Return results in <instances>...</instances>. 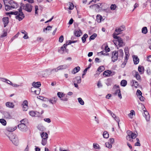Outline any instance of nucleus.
<instances>
[{"label":"nucleus","mask_w":151,"mask_h":151,"mask_svg":"<svg viewBox=\"0 0 151 151\" xmlns=\"http://www.w3.org/2000/svg\"><path fill=\"white\" fill-rule=\"evenodd\" d=\"M125 55H129V50L128 48H125L124 49Z\"/></svg>","instance_id":"obj_48"},{"label":"nucleus","mask_w":151,"mask_h":151,"mask_svg":"<svg viewBox=\"0 0 151 151\" xmlns=\"http://www.w3.org/2000/svg\"><path fill=\"white\" fill-rule=\"evenodd\" d=\"M11 14L16 15L15 17L19 21L22 20L24 17L23 13L22 11L21 8L18 9V11L12 12Z\"/></svg>","instance_id":"obj_2"},{"label":"nucleus","mask_w":151,"mask_h":151,"mask_svg":"<svg viewBox=\"0 0 151 151\" xmlns=\"http://www.w3.org/2000/svg\"><path fill=\"white\" fill-rule=\"evenodd\" d=\"M17 128L16 126L14 127L9 126L6 129L9 132H12L14 131L17 129Z\"/></svg>","instance_id":"obj_23"},{"label":"nucleus","mask_w":151,"mask_h":151,"mask_svg":"<svg viewBox=\"0 0 151 151\" xmlns=\"http://www.w3.org/2000/svg\"><path fill=\"white\" fill-rule=\"evenodd\" d=\"M110 8L111 10H114L116 9V6L115 4H112L111 5Z\"/></svg>","instance_id":"obj_45"},{"label":"nucleus","mask_w":151,"mask_h":151,"mask_svg":"<svg viewBox=\"0 0 151 151\" xmlns=\"http://www.w3.org/2000/svg\"><path fill=\"white\" fill-rule=\"evenodd\" d=\"M135 115V111L133 110H131L130 111V113L128 115V116L131 119L133 117V115Z\"/></svg>","instance_id":"obj_29"},{"label":"nucleus","mask_w":151,"mask_h":151,"mask_svg":"<svg viewBox=\"0 0 151 151\" xmlns=\"http://www.w3.org/2000/svg\"><path fill=\"white\" fill-rule=\"evenodd\" d=\"M40 137L42 138L41 144L43 145H45L47 143V141L48 137V134L44 132H40Z\"/></svg>","instance_id":"obj_4"},{"label":"nucleus","mask_w":151,"mask_h":151,"mask_svg":"<svg viewBox=\"0 0 151 151\" xmlns=\"http://www.w3.org/2000/svg\"><path fill=\"white\" fill-rule=\"evenodd\" d=\"M44 120L48 123H50L51 122V120L49 118H45L44 119Z\"/></svg>","instance_id":"obj_63"},{"label":"nucleus","mask_w":151,"mask_h":151,"mask_svg":"<svg viewBox=\"0 0 151 151\" xmlns=\"http://www.w3.org/2000/svg\"><path fill=\"white\" fill-rule=\"evenodd\" d=\"M4 116L6 118L9 119L12 118V116L10 114L7 112H6L4 113Z\"/></svg>","instance_id":"obj_28"},{"label":"nucleus","mask_w":151,"mask_h":151,"mask_svg":"<svg viewBox=\"0 0 151 151\" xmlns=\"http://www.w3.org/2000/svg\"><path fill=\"white\" fill-rule=\"evenodd\" d=\"M78 100L79 104L82 105L84 104V102L83 101L81 98H79L78 99Z\"/></svg>","instance_id":"obj_39"},{"label":"nucleus","mask_w":151,"mask_h":151,"mask_svg":"<svg viewBox=\"0 0 151 151\" xmlns=\"http://www.w3.org/2000/svg\"><path fill=\"white\" fill-rule=\"evenodd\" d=\"M29 114L30 116H35L36 114L35 112L33 111H30L29 112Z\"/></svg>","instance_id":"obj_56"},{"label":"nucleus","mask_w":151,"mask_h":151,"mask_svg":"<svg viewBox=\"0 0 151 151\" xmlns=\"http://www.w3.org/2000/svg\"><path fill=\"white\" fill-rule=\"evenodd\" d=\"M10 140L12 143L16 146H18L19 144V142L17 137L15 135H12L10 138Z\"/></svg>","instance_id":"obj_7"},{"label":"nucleus","mask_w":151,"mask_h":151,"mask_svg":"<svg viewBox=\"0 0 151 151\" xmlns=\"http://www.w3.org/2000/svg\"><path fill=\"white\" fill-rule=\"evenodd\" d=\"M138 70L140 74H142L144 72V69L143 67L141 66H139Z\"/></svg>","instance_id":"obj_31"},{"label":"nucleus","mask_w":151,"mask_h":151,"mask_svg":"<svg viewBox=\"0 0 151 151\" xmlns=\"http://www.w3.org/2000/svg\"><path fill=\"white\" fill-rule=\"evenodd\" d=\"M52 27V26H47L46 28L44 29V31L45 32V30H50Z\"/></svg>","instance_id":"obj_51"},{"label":"nucleus","mask_w":151,"mask_h":151,"mask_svg":"<svg viewBox=\"0 0 151 151\" xmlns=\"http://www.w3.org/2000/svg\"><path fill=\"white\" fill-rule=\"evenodd\" d=\"M45 127L42 125H40L38 127V129L41 132H43L45 130Z\"/></svg>","instance_id":"obj_35"},{"label":"nucleus","mask_w":151,"mask_h":151,"mask_svg":"<svg viewBox=\"0 0 151 151\" xmlns=\"http://www.w3.org/2000/svg\"><path fill=\"white\" fill-rule=\"evenodd\" d=\"M12 86L14 87L17 88L19 87V86H22L21 84L20 85H18L16 84L12 83Z\"/></svg>","instance_id":"obj_54"},{"label":"nucleus","mask_w":151,"mask_h":151,"mask_svg":"<svg viewBox=\"0 0 151 151\" xmlns=\"http://www.w3.org/2000/svg\"><path fill=\"white\" fill-rule=\"evenodd\" d=\"M115 74L114 72H112L111 70H108L105 71L103 73V75L106 76H109L114 75Z\"/></svg>","instance_id":"obj_16"},{"label":"nucleus","mask_w":151,"mask_h":151,"mask_svg":"<svg viewBox=\"0 0 151 151\" xmlns=\"http://www.w3.org/2000/svg\"><path fill=\"white\" fill-rule=\"evenodd\" d=\"M32 87H34L35 88H38V82H37L35 83V82H33L32 84Z\"/></svg>","instance_id":"obj_52"},{"label":"nucleus","mask_w":151,"mask_h":151,"mask_svg":"<svg viewBox=\"0 0 151 151\" xmlns=\"http://www.w3.org/2000/svg\"><path fill=\"white\" fill-rule=\"evenodd\" d=\"M24 39H27L29 38V37L28 36V33H27L25 35H24V36L23 37Z\"/></svg>","instance_id":"obj_64"},{"label":"nucleus","mask_w":151,"mask_h":151,"mask_svg":"<svg viewBox=\"0 0 151 151\" xmlns=\"http://www.w3.org/2000/svg\"><path fill=\"white\" fill-rule=\"evenodd\" d=\"M64 40V37L63 35H61L59 38V41L60 42H63Z\"/></svg>","instance_id":"obj_55"},{"label":"nucleus","mask_w":151,"mask_h":151,"mask_svg":"<svg viewBox=\"0 0 151 151\" xmlns=\"http://www.w3.org/2000/svg\"><path fill=\"white\" fill-rule=\"evenodd\" d=\"M80 70V67L78 66L75 68L72 71L73 74H75L76 73L78 72Z\"/></svg>","instance_id":"obj_24"},{"label":"nucleus","mask_w":151,"mask_h":151,"mask_svg":"<svg viewBox=\"0 0 151 151\" xmlns=\"http://www.w3.org/2000/svg\"><path fill=\"white\" fill-rule=\"evenodd\" d=\"M7 32L6 31H4L3 33L1 35V37H4L6 36Z\"/></svg>","instance_id":"obj_61"},{"label":"nucleus","mask_w":151,"mask_h":151,"mask_svg":"<svg viewBox=\"0 0 151 151\" xmlns=\"http://www.w3.org/2000/svg\"><path fill=\"white\" fill-rule=\"evenodd\" d=\"M125 30V27L124 26L122 25L120 27L118 28H116L115 30V32H118V33H116V32H115L114 35H115L117 36L118 35L119 33L120 32L122 31Z\"/></svg>","instance_id":"obj_12"},{"label":"nucleus","mask_w":151,"mask_h":151,"mask_svg":"<svg viewBox=\"0 0 151 151\" xmlns=\"http://www.w3.org/2000/svg\"><path fill=\"white\" fill-rule=\"evenodd\" d=\"M93 147L95 149H100V147L99 144L96 143H94L93 144Z\"/></svg>","instance_id":"obj_36"},{"label":"nucleus","mask_w":151,"mask_h":151,"mask_svg":"<svg viewBox=\"0 0 151 151\" xmlns=\"http://www.w3.org/2000/svg\"><path fill=\"white\" fill-rule=\"evenodd\" d=\"M116 87L117 88H118V89H116L115 91V93H114V94L115 95H117V94L118 93H119V92H120V89L119 88V86H116Z\"/></svg>","instance_id":"obj_53"},{"label":"nucleus","mask_w":151,"mask_h":151,"mask_svg":"<svg viewBox=\"0 0 151 151\" xmlns=\"http://www.w3.org/2000/svg\"><path fill=\"white\" fill-rule=\"evenodd\" d=\"M133 60L135 64H137L139 62V59L138 57L136 55H133L132 56Z\"/></svg>","instance_id":"obj_21"},{"label":"nucleus","mask_w":151,"mask_h":151,"mask_svg":"<svg viewBox=\"0 0 151 151\" xmlns=\"http://www.w3.org/2000/svg\"><path fill=\"white\" fill-rule=\"evenodd\" d=\"M142 32L144 34H146L147 32V28L146 27H143L142 29Z\"/></svg>","instance_id":"obj_46"},{"label":"nucleus","mask_w":151,"mask_h":151,"mask_svg":"<svg viewBox=\"0 0 151 151\" xmlns=\"http://www.w3.org/2000/svg\"><path fill=\"white\" fill-rule=\"evenodd\" d=\"M3 1L5 5V9L6 11L16 8L18 6L17 3L13 0H4Z\"/></svg>","instance_id":"obj_1"},{"label":"nucleus","mask_w":151,"mask_h":151,"mask_svg":"<svg viewBox=\"0 0 151 151\" xmlns=\"http://www.w3.org/2000/svg\"><path fill=\"white\" fill-rule=\"evenodd\" d=\"M118 53L116 51H113L112 52L111 56L112 61L114 62L116 61L118 59Z\"/></svg>","instance_id":"obj_11"},{"label":"nucleus","mask_w":151,"mask_h":151,"mask_svg":"<svg viewBox=\"0 0 151 151\" xmlns=\"http://www.w3.org/2000/svg\"><path fill=\"white\" fill-rule=\"evenodd\" d=\"M58 52L61 54L68 53V49L66 48H58Z\"/></svg>","instance_id":"obj_13"},{"label":"nucleus","mask_w":151,"mask_h":151,"mask_svg":"<svg viewBox=\"0 0 151 151\" xmlns=\"http://www.w3.org/2000/svg\"><path fill=\"white\" fill-rule=\"evenodd\" d=\"M136 142L135 144V146H140L141 145L140 143V141L139 139L137 138L136 139Z\"/></svg>","instance_id":"obj_42"},{"label":"nucleus","mask_w":151,"mask_h":151,"mask_svg":"<svg viewBox=\"0 0 151 151\" xmlns=\"http://www.w3.org/2000/svg\"><path fill=\"white\" fill-rule=\"evenodd\" d=\"M39 97H38V99L41 100H42L44 101H47L48 100V99L44 97L43 96H39Z\"/></svg>","instance_id":"obj_44"},{"label":"nucleus","mask_w":151,"mask_h":151,"mask_svg":"<svg viewBox=\"0 0 151 151\" xmlns=\"http://www.w3.org/2000/svg\"><path fill=\"white\" fill-rule=\"evenodd\" d=\"M73 83L79 84L81 83V79L80 77L77 76L73 79Z\"/></svg>","instance_id":"obj_17"},{"label":"nucleus","mask_w":151,"mask_h":151,"mask_svg":"<svg viewBox=\"0 0 151 151\" xmlns=\"http://www.w3.org/2000/svg\"><path fill=\"white\" fill-rule=\"evenodd\" d=\"M102 17L100 15H97L96 16V20L98 22H100L102 21Z\"/></svg>","instance_id":"obj_34"},{"label":"nucleus","mask_w":151,"mask_h":151,"mask_svg":"<svg viewBox=\"0 0 151 151\" xmlns=\"http://www.w3.org/2000/svg\"><path fill=\"white\" fill-rule=\"evenodd\" d=\"M51 71L50 69H47L45 71H40L39 74L41 76L43 77H46L51 73Z\"/></svg>","instance_id":"obj_9"},{"label":"nucleus","mask_w":151,"mask_h":151,"mask_svg":"<svg viewBox=\"0 0 151 151\" xmlns=\"http://www.w3.org/2000/svg\"><path fill=\"white\" fill-rule=\"evenodd\" d=\"M127 81L124 80H122L120 83L121 85L124 87L125 86L127 85Z\"/></svg>","instance_id":"obj_32"},{"label":"nucleus","mask_w":151,"mask_h":151,"mask_svg":"<svg viewBox=\"0 0 151 151\" xmlns=\"http://www.w3.org/2000/svg\"><path fill=\"white\" fill-rule=\"evenodd\" d=\"M103 4L99 3L94 4V9L96 11L99 12V10L103 8Z\"/></svg>","instance_id":"obj_14"},{"label":"nucleus","mask_w":151,"mask_h":151,"mask_svg":"<svg viewBox=\"0 0 151 151\" xmlns=\"http://www.w3.org/2000/svg\"><path fill=\"white\" fill-rule=\"evenodd\" d=\"M2 20L4 24V27H5L9 23V18L7 17H4L3 18Z\"/></svg>","instance_id":"obj_18"},{"label":"nucleus","mask_w":151,"mask_h":151,"mask_svg":"<svg viewBox=\"0 0 151 151\" xmlns=\"http://www.w3.org/2000/svg\"><path fill=\"white\" fill-rule=\"evenodd\" d=\"M127 133H128V135L126 137L127 139L130 142H134L133 139H134L137 136L138 134L135 133H133L132 132L129 131H128Z\"/></svg>","instance_id":"obj_5"},{"label":"nucleus","mask_w":151,"mask_h":151,"mask_svg":"<svg viewBox=\"0 0 151 151\" xmlns=\"http://www.w3.org/2000/svg\"><path fill=\"white\" fill-rule=\"evenodd\" d=\"M88 37V35L86 34H85L83 35V37H82V42L83 43L85 42L86 41V38H87Z\"/></svg>","instance_id":"obj_37"},{"label":"nucleus","mask_w":151,"mask_h":151,"mask_svg":"<svg viewBox=\"0 0 151 151\" xmlns=\"http://www.w3.org/2000/svg\"><path fill=\"white\" fill-rule=\"evenodd\" d=\"M97 35L96 33L93 34L92 35H91L89 38V40H94L97 36Z\"/></svg>","instance_id":"obj_43"},{"label":"nucleus","mask_w":151,"mask_h":151,"mask_svg":"<svg viewBox=\"0 0 151 151\" xmlns=\"http://www.w3.org/2000/svg\"><path fill=\"white\" fill-rule=\"evenodd\" d=\"M70 7H69L68 9L70 10L73 9L74 8V6L73 4L70 3Z\"/></svg>","instance_id":"obj_59"},{"label":"nucleus","mask_w":151,"mask_h":151,"mask_svg":"<svg viewBox=\"0 0 151 151\" xmlns=\"http://www.w3.org/2000/svg\"><path fill=\"white\" fill-rule=\"evenodd\" d=\"M23 9L28 12H31L32 9V6L29 4H23L22 5Z\"/></svg>","instance_id":"obj_6"},{"label":"nucleus","mask_w":151,"mask_h":151,"mask_svg":"<svg viewBox=\"0 0 151 151\" xmlns=\"http://www.w3.org/2000/svg\"><path fill=\"white\" fill-rule=\"evenodd\" d=\"M106 146L109 148H111L112 147V145L109 142H106L105 143Z\"/></svg>","instance_id":"obj_47"},{"label":"nucleus","mask_w":151,"mask_h":151,"mask_svg":"<svg viewBox=\"0 0 151 151\" xmlns=\"http://www.w3.org/2000/svg\"><path fill=\"white\" fill-rule=\"evenodd\" d=\"M22 105L23 107V110L25 111H27L28 109L27 101L26 100L24 101L22 104Z\"/></svg>","instance_id":"obj_15"},{"label":"nucleus","mask_w":151,"mask_h":151,"mask_svg":"<svg viewBox=\"0 0 151 151\" xmlns=\"http://www.w3.org/2000/svg\"><path fill=\"white\" fill-rule=\"evenodd\" d=\"M19 34V32H18V33L16 35H15L12 38L11 40L13 41L15 38H17L18 37Z\"/></svg>","instance_id":"obj_50"},{"label":"nucleus","mask_w":151,"mask_h":151,"mask_svg":"<svg viewBox=\"0 0 151 151\" xmlns=\"http://www.w3.org/2000/svg\"><path fill=\"white\" fill-rule=\"evenodd\" d=\"M129 55H125V56L124 58V60L123 63L121 64V67L122 68H124L126 64L127 60L129 58Z\"/></svg>","instance_id":"obj_19"},{"label":"nucleus","mask_w":151,"mask_h":151,"mask_svg":"<svg viewBox=\"0 0 151 151\" xmlns=\"http://www.w3.org/2000/svg\"><path fill=\"white\" fill-rule=\"evenodd\" d=\"M137 94L138 96H140L142 94L141 92L138 89L137 91Z\"/></svg>","instance_id":"obj_57"},{"label":"nucleus","mask_w":151,"mask_h":151,"mask_svg":"<svg viewBox=\"0 0 151 151\" xmlns=\"http://www.w3.org/2000/svg\"><path fill=\"white\" fill-rule=\"evenodd\" d=\"M37 89L36 88H35L34 87H32L31 88V92L33 93V94L37 95Z\"/></svg>","instance_id":"obj_30"},{"label":"nucleus","mask_w":151,"mask_h":151,"mask_svg":"<svg viewBox=\"0 0 151 151\" xmlns=\"http://www.w3.org/2000/svg\"><path fill=\"white\" fill-rule=\"evenodd\" d=\"M57 95L60 99L63 101H67L68 99L67 98V96L65 94L60 92H58L57 93Z\"/></svg>","instance_id":"obj_10"},{"label":"nucleus","mask_w":151,"mask_h":151,"mask_svg":"<svg viewBox=\"0 0 151 151\" xmlns=\"http://www.w3.org/2000/svg\"><path fill=\"white\" fill-rule=\"evenodd\" d=\"M118 53V55H119V56H120L122 57L123 56V51L122 49H120L118 51H117Z\"/></svg>","instance_id":"obj_38"},{"label":"nucleus","mask_w":151,"mask_h":151,"mask_svg":"<svg viewBox=\"0 0 151 151\" xmlns=\"http://www.w3.org/2000/svg\"><path fill=\"white\" fill-rule=\"evenodd\" d=\"M104 68L103 66L100 67H99V68L97 70L99 72H101L103 70Z\"/></svg>","instance_id":"obj_58"},{"label":"nucleus","mask_w":151,"mask_h":151,"mask_svg":"<svg viewBox=\"0 0 151 151\" xmlns=\"http://www.w3.org/2000/svg\"><path fill=\"white\" fill-rule=\"evenodd\" d=\"M0 122L4 126H5L6 124V121L3 119H0Z\"/></svg>","instance_id":"obj_41"},{"label":"nucleus","mask_w":151,"mask_h":151,"mask_svg":"<svg viewBox=\"0 0 151 151\" xmlns=\"http://www.w3.org/2000/svg\"><path fill=\"white\" fill-rule=\"evenodd\" d=\"M57 100V97H54L49 100L48 101L50 103L52 104H53L56 103Z\"/></svg>","instance_id":"obj_25"},{"label":"nucleus","mask_w":151,"mask_h":151,"mask_svg":"<svg viewBox=\"0 0 151 151\" xmlns=\"http://www.w3.org/2000/svg\"><path fill=\"white\" fill-rule=\"evenodd\" d=\"M103 135L104 138H108L109 137V135L107 131H105L104 132Z\"/></svg>","instance_id":"obj_33"},{"label":"nucleus","mask_w":151,"mask_h":151,"mask_svg":"<svg viewBox=\"0 0 151 151\" xmlns=\"http://www.w3.org/2000/svg\"><path fill=\"white\" fill-rule=\"evenodd\" d=\"M51 73L53 72H57L58 70H59L58 69V67L55 68H54L52 69H51Z\"/></svg>","instance_id":"obj_60"},{"label":"nucleus","mask_w":151,"mask_h":151,"mask_svg":"<svg viewBox=\"0 0 151 151\" xmlns=\"http://www.w3.org/2000/svg\"><path fill=\"white\" fill-rule=\"evenodd\" d=\"M6 106L9 108H13L14 107V103L12 102H8L6 103Z\"/></svg>","instance_id":"obj_20"},{"label":"nucleus","mask_w":151,"mask_h":151,"mask_svg":"<svg viewBox=\"0 0 151 151\" xmlns=\"http://www.w3.org/2000/svg\"><path fill=\"white\" fill-rule=\"evenodd\" d=\"M113 37L116 39L114 40V43L115 45L117 47L118 46L121 47H123L124 46V43L123 42V40L120 37L113 35Z\"/></svg>","instance_id":"obj_3"},{"label":"nucleus","mask_w":151,"mask_h":151,"mask_svg":"<svg viewBox=\"0 0 151 151\" xmlns=\"http://www.w3.org/2000/svg\"><path fill=\"white\" fill-rule=\"evenodd\" d=\"M74 34L76 36L79 37L81 36L82 33L81 30H79L76 31L74 32Z\"/></svg>","instance_id":"obj_26"},{"label":"nucleus","mask_w":151,"mask_h":151,"mask_svg":"<svg viewBox=\"0 0 151 151\" xmlns=\"http://www.w3.org/2000/svg\"><path fill=\"white\" fill-rule=\"evenodd\" d=\"M68 66L64 64L62 65L59 66L58 67V69L59 70H63L67 68Z\"/></svg>","instance_id":"obj_27"},{"label":"nucleus","mask_w":151,"mask_h":151,"mask_svg":"<svg viewBox=\"0 0 151 151\" xmlns=\"http://www.w3.org/2000/svg\"><path fill=\"white\" fill-rule=\"evenodd\" d=\"M109 142H110V144H111V145L114 142V138H110L109 140Z\"/></svg>","instance_id":"obj_62"},{"label":"nucleus","mask_w":151,"mask_h":151,"mask_svg":"<svg viewBox=\"0 0 151 151\" xmlns=\"http://www.w3.org/2000/svg\"><path fill=\"white\" fill-rule=\"evenodd\" d=\"M24 120H22L21 121V124L18 125V127L20 130L22 131L25 132L27 130V126L25 124L22 123V122Z\"/></svg>","instance_id":"obj_8"},{"label":"nucleus","mask_w":151,"mask_h":151,"mask_svg":"<svg viewBox=\"0 0 151 151\" xmlns=\"http://www.w3.org/2000/svg\"><path fill=\"white\" fill-rule=\"evenodd\" d=\"M135 77H136L137 79L138 80H141L140 76L137 72H136Z\"/></svg>","instance_id":"obj_40"},{"label":"nucleus","mask_w":151,"mask_h":151,"mask_svg":"<svg viewBox=\"0 0 151 151\" xmlns=\"http://www.w3.org/2000/svg\"><path fill=\"white\" fill-rule=\"evenodd\" d=\"M145 114L146 115V120L147 121H149L150 119V115L148 114V113L147 111H146Z\"/></svg>","instance_id":"obj_49"},{"label":"nucleus","mask_w":151,"mask_h":151,"mask_svg":"<svg viewBox=\"0 0 151 151\" xmlns=\"http://www.w3.org/2000/svg\"><path fill=\"white\" fill-rule=\"evenodd\" d=\"M76 42V41H74L68 40L64 44L63 47H65L68 45L71 44L72 43H74Z\"/></svg>","instance_id":"obj_22"}]
</instances>
